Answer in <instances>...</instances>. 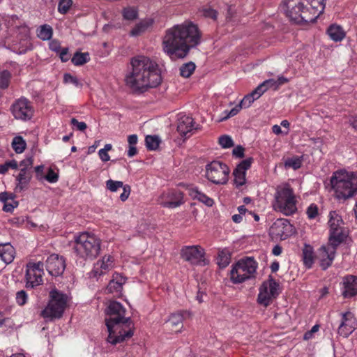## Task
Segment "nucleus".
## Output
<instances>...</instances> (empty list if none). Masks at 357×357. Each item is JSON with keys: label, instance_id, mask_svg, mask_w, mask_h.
Wrapping results in <instances>:
<instances>
[{"label": "nucleus", "instance_id": "nucleus-1", "mask_svg": "<svg viewBox=\"0 0 357 357\" xmlns=\"http://www.w3.org/2000/svg\"><path fill=\"white\" fill-rule=\"evenodd\" d=\"M201 34L192 22L176 24L167 29L162 38V50L172 60L184 59L200 43Z\"/></svg>", "mask_w": 357, "mask_h": 357}, {"label": "nucleus", "instance_id": "nucleus-2", "mask_svg": "<svg viewBox=\"0 0 357 357\" xmlns=\"http://www.w3.org/2000/svg\"><path fill=\"white\" fill-rule=\"evenodd\" d=\"M131 70L126 77V84L134 91L144 92L161 82L158 65L149 57L137 56L131 59Z\"/></svg>", "mask_w": 357, "mask_h": 357}, {"label": "nucleus", "instance_id": "nucleus-3", "mask_svg": "<svg viewBox=\"0 0 357 357\" xmlns=\"http://www.w3.org/2000/svg\"><path fill=\"white\" fill-rule=\"evenodd\" d=\"M105 319L109 335L107 341L112 344L123 342L133 335L134 325L130 317H126V310L116 301H110Z\"/></svg>", "mask_w": 357, "mask_h": 357}, {"label": "nucleus", "instance_id": "nucleus-4", "mask_svg": "<svg viewBox=\"0 0 357 357\" xmlns=\"http://www.w3.org/2000/svg\"><path fill=\"white\" fill-rule=\"evenodd\" d=\"M324 0H284L281 8L296 24L314 22L324 12Z\"/></svg>", "mask_w": 357, "mask_h": 357}, {"label": "nucleus", "instance_id": "nucleus-5", "mask_svg": "<svg viewBox=\"0 0 357 357\" xmlns=\"http://www.w3.org/2000/svg\"><path fill=\"white\" fill-rule=\"evenodd\" d=\"M331 183L338 199H347L357 192V174L339 171L331 177Z\"/></svg>", "mask_w": 357, "mask_h": 357}, {"label": "nucleus", "instance_id": "nucleus-6", "mask_svg": "<svg viewBox=\"0 0 357 357\" xmlns=\"http://www.w3.org/2000/svg\"><path fill=\"white\" fill-rule=\"evenodd\" d=\"M101 241L96 235L83 232L75 237L74 250L84 259H94L100 251Z\"/></svg>", "mask_w": 357, "mask_h": 357}, {"label": "nucleus", "instance_id": "nucleus-7", "mask_svg": "<svg viewBox=\"0 0 357 357\" xmlns=\"http://www.w3.org/2000/svg\"><path fill=\"white\" fill-rule=\"evenodd\" d=\"M275 202L273 205L275 211L285 215H291L297 211L295 195L289 185L286 184L278 188L275 196Z\"/></svg>", "mask_w": 357, "mask_h": 357}, {"label": "nucleus", "instance_id": "nucleus-8", "mask_svg": "<svg viewBox=\"0 0 357 357\" xmlns=\"http://www.w3.org/2000/svg\"><path fill=\"white\" fill-rule=\"evenodd\" d=\"M50 300L40 315L45 319L61 318L66 307L68 296L61 291L53 289L50 293Z\"/></svg>", "mask_w": 357, "mask_h": 357}, {"label": "nucleus", "instance_id": "nucleus-9", "mask_svg": "<svg viewBox=\"0 0 357 357\" xmlns=\"http://www.w3.org/2000/svg\"><path fill=\"white\" fill-rule=\"evenodd\" d=\"M257 268V263L253 258L241 259L231 270V280L235 284H238L253 278L255 276Z\"/></svg>", "mask_w": 357, "mask_h": 357}, {"label": "nucleus", "instance_id": "nucleus-10", "mask_svg": "<svg viewBox=\"0 0 357 357\" xmlns=\"http://www.w3.org/2000/svg\"><path fill=\"white\" fill-rule=\"evenodd\" d=\"M229 172L228 166L220 161L214 160L206 166V176L215 184L227 183Z\"/></svg>", "mask_w": 357, "mask_h": 357}, {"label": "nucleus", "instance_id": "nucleus-11", "mask_svg": "<svg viewBox=\"0 0 357 357\" xmlns=\"http://www.w3.org/2000/svg\"><path fill=\"white\" fill-rule=\"evenodd\" d=\"M329 217V241H332L335 243H340L347 237V233L343 227L344 222L342 217L336 211H331Z\"/></svg>", "mask_w": 357, "mask_h": 357}, {"label": "nucleus", "instance_id": "nucleus-12", "mask_svg": "<svg viewBox=\"0 0 357 357\" xmlns=\"http://www.w3.org/2000/svg\"><path fill=\"white\" fill-rule=\"evenodd\" d=\"M11 112L16 119L26 121L33 116V108L28 99L20 98L12 105Z\"/></svg>", "mask_w": 357, "mask_h": 357}, {"label": "nucleus", "instance_id": "nucleus-13", "mask_svg": "<svg viewBox=\"0 0 357 357\" xmlns=\"http://www.w3.org/2000/svg\"><path fill=\"white\" fill-rule=\"evenodd\" d=\"M43 263L30 262L26 265V287H34L40 285L43 282Z\"/></svg>", "mask_w": 357, "mask_h": 357}, {"label": "nucleus", "instance_id": "nucleus-14", "mask_svg": "<svg viewBox=\"0 0 357 357\" xmlns=\"http://www.w3.org/2000/svg\"><path fill=\"white\" fill-rule=\"evenodd\" d=\"M278 284L273 279H270L267 282H264L259 288V293L257 301L259 304L267 307L272 298L278 295Z\"/></svg>", "mask_w": 357, "mask_h": 357}, {"label": "nucleus", "instance_id": "nucleus-15", "mask_svg": "<svg viewBox=\"0 0 357 357\" xmlns=\"http://www.w3.org/2000/svg\"><path fill=\"white\" fill-rule=\"evenodd\" d=\"M158 203L164 207L174 208L183 204V194L180 190H169L158 198Z\"/></svg>", "mask_w": 357, "mask_h": 357}, {"label": "nucleus", "instance_id": "nucleus-16", "mask_svg": "<svg viewBox=\"0 0 357 357\" xmlns=\"http://www.w3.org/2000/svg\"><path fill=\"white\" fill-rule=\"evenodd\" d=\"M340 243H335L332 241L326 245H323L319 250V258L320 259V266L323 270L327 269L335 259L337 247Z\"/></svg>", "mask_w": 357, "mask_h": 357}, {"label": "nucleus", "instance_id": "nucleus-17", "mask_svg": "<svg viewBox=\"0 0 357 357\" xmlns=\"http://www.w3.org/2000/svg\"><path fill=\"white\" fill-rule=\"evenodd\" d=\"M181 255L184 260L191 264H201L204 261V251L198 245L187 246L182 248Z\"/></svg>", "mask_w": 357, "mask_h": 357}, {"label": "nucleus", "instance_id": "nucleus-18", "mask_svg": "<svg viewBox=\"0 0 357 357\" xmlns=\"http://www.w3.org/2000/svg\"><path fill=\"white\" fill-rule=\"evenodd\" d=\"M66 268V261L57 254L50 255L46 260V269L52 276L61 275Z\"/></svg>", "mask_w": 357, "mask_h": 357}, {"label": "nucleus", "instance_id": "nucleus-19", "mask_svg": "<svg viewBox=\"0 0 357 357\" xmlns=\"http://www.w3.org/2000/svg\"><path fill=\"white\" fill-rule=\"evenodd\" d=\"M342 322L337 333L340 335L347 337L357 328V321L351 312L342 313Z\"/></svg>", "mask_w": 357, "mask_h": 357}, {"label": "nucleus", "instance_id": "nucleus-20", "mask_svg": "<svg viewBox=\"0 0 357 357\" xmlns=\"http://www.w3.org/2000/svg\"><path fill=\"white\" fill-rule=\"evenodd\" d=\"M253 162L252 158H247L240 162L233 172L234 183L236 186H241L245 183L246 171L250 167Z\"/></svg>", "mask_w": 357, "mask_h": 357}, {"label": "nucleus", "instance_id": "nucleus-21", "mask_svg": "<svg viewBox=\"0 0 357 357\" xmlns=\"http://www.w3.org/2000/svg\"><path fill=\"white\" fill-rule=\"evenodd\" d=\"M189 317H190V313L187 311H179L173 313L167 322V326L172 332H181L183 326V321L184 319Z\"/></svg>", "mask_w": 357, "mask_h": 357}, {"label": "nucleus", "instance_id": "nucleus-22", "mask_svg": "<svg viewBox=\"0 0 357 357\" xmlns=\"http://www.w3.org/2000/svg\"><path fill=\"white\" fill-rule=\"evenodd\" d=\"M194 121L192 117L185 114H179L177 119V131L183 137H187V135L194 129Z\"/></svg>", "mask_w": 357, "mask_h": 357}, {"label": "nucleus", "instance_id": "nucleus-23", "mask_svg": "<svg viewBox=\"0 0 357 357\" xmlns=\"http://www.w3.org/2000/svg\"><path fill=\"white\" fill-rule=\"evenodd\" d=\"M253 102H254V98H251L248 95H246L242 99V100L240 102V103L238 105H236L230 111H227V110L225 111L223 113L225 114V116H222L218 120V121L221 122V121H225V120L228 119L229 118L236 115L242 108L249 107Z\"/></svg>", "mask_w": 357, "mask_h": 357}, {"label": "nucleus", "instance_id": "nucleus-24", "mask_svg": "<svg viewBox=\"0 0 357 357\" xmlns=\"http://www.w3.org/2000/svg\"><path fill=\"white\" fill-rule=\"evenodd\" d=\"M344 290L342 296L344 298H351L357 294V277L348 275L343 280Z\"/></svg>", "mask_w": 357, "mask_h": 357}, {"label": "nucleus", "instance_id": "nucleus-25", "mask_svg": "<svg viewBox=\"0 0 357 357\" xmlns=\"http://www.w3.org/2000/svg\"><path fill=\"white\" fill-rule=\"evenodd\" d=\"M125 282L126 280L123 276L118 273L114 274L113 278L109 281L105 289V292L120 295L123 289V284Z\"/></svg>", "mask_w": 357, "mask_h": 357}, {"label": "nucleus", "instance_id": "nucleus-26", "mask_svg": "<svg viewBox=\"0 0 357 357\" xmlns=\"http://www.w3.org/2000/svg\"><path fill=\"white\" fill-rule=\"evenodd\" d=\"M15 251L10 243L0 244V261L5 266L10 264L15 258Z\"/></svg>", "mask_w": 357, "mask_h": 357}, {"label": "nucleus", "instance_id": "nucleus-27", "mask_svg": "<svg viewBox=\"0 0 357 357\" xmlns=\"http://www.w3.org/2000/svg\"><path fill=\"white\" fill-rule=\"evenodd\" d=\"M32 178V172L20 169L19 174L16 176L15 191L20 192L28 189L29 183Z\"/></svg>", "mask_w": 357, "mask_h": 357}, {"label": "nucleus", "instance_id": "nucleus-28", "mask_svg": "<svg viewBox=\"0 0 357 357\" xmlns=\"http://www.w3.org/2000/svg\"><path fill=\"white\" fill-rule=\"evenodd\" d=\"M114 259L110 255H105L102 260L98 261L92 271L93 276L96 277L103 274L113 266Z\"/></svg>", "mask_w": 357, "mask_h": 357}, {"label": "nucleus", "instance_id": "nucleus-29", "mask_svg": "<svg viewBox=\"0 0 357 357\" xmlns=\"http://www.w3.org/2000/svg\"><path fill=\"white\" fill-rule=\"evenodd\" d=\"M291 227L289 222L286 219H278L271 227L273 234L281 238L287 236L288 229Z\"/></svg>", "mask_w": 357, "mask_h": 357}, {"label": "nucleus", "instance_id": "nucleus-30", "mask_svg": "<svg viewBox=\"0 0 357 357\" xmlns=\"http://www.w3.org/2000/svg\"><path fill=\"white\" fill-rule=\"evenodd\" d=\"M31 43L27 36L21 38L19 42H16L13 44L12 46L13 51L19 54H25L28 50H31Z\"/></svg>", "mask_w": 357, "mask_h": 357}, {"label": "nucleus", "instance_id": "nucleus-31", "mask_svg": "<svg viewBox=\"0 0 357 357\" xmlns=\"http://www.w3.org/2000/svg\"><path fill=\"white\" fill-rule=\"evenodd\" d=\"M189 195L192 199H197L208 206H211L213 204V200L211 198L199 191L196 188H190Z\"/></svg>", "mask_w": 357, "mask_h": 357}, {"label": "nucleus", "instance_id": "nucleus-32", "mask_svg": "<svg viewBox=\"0 0 357 357\" xmlns=\"http://www.w3.org/2000/svg\"><path fill=\"white\" fill-rule=\"evenodd\" d=\"M327 33L329 37L334 41H341L345 37V33L340 26L335 24L331 25Z\"/></svg>", "mask_w": 357, "mask_h": 357}, {"label": "nucleus", "instance_id": "nucleus-33", "mask_svg": "<svg viewBox=\"0 0 357 357\" xmlns=\"http://www.w3.org/2000/svg\"><path fill=\"white\" fill-rule=\"evenodd\" d=\"M303 259L305 266L310 268L314 263L313 250L310 245H305L303 250Z\"/></svg>", "mask_w": 357, "mask_h": 357}, {"label": "nucleus", "instance_id": "nucleus-34", "mask_svg": "<svg viewBox=\"0 0 357 357\" xmlns=\"http://www.w3.org/2000/svg\"><path fill=\"white\" fill-rule=\"evenodd\" d=\"M230 259L231 256L229 252L227 250H222L218 252L217 263L220 268H223L229 265Z\"/></svg>", "mask_w": 357, "mask_h": 357}, {"label": "nucleus", "instance_id": "nucleus-35", "mask_svg": "<svg viewBox=\"0 0 357 357\" xmlns=\"http://www.w3.org/2000/svg\"><path fill=\"white\" fill-rule=\"evenodd\" d=\"M52 28L50 25L44 24L40 26L37 35L43 40H47L52 38Z\"/></svg>", "mask_w": 357, "mask_h": 357}, {"label": "nucleus", "instance_id": "nucleus-36", "mask_svg": "<svg viewBox=\"0 0 357 357\" xmlns=\"http://www.w3.org/2000/svg\"><path fill=\"white\" fill-rule=\"evenodd\" d=\"M71 61L75 66H82L89 61V54L88 52L81 53L77 52L73 55Z\"/></svg>", "mask_w": 357, "mask_h": 357}, {"label": "nucleus", "instance_id": "nucleus-37", "mask_svg": "<svg viewBox=\"0 0 357 357\" xmlns=\"http://www.w3.org/2000/svg\"><path fill=\"white\" fill-rule=\"evenodd\" d=\"M195 68V64L192 61L184 63L180 68V75L185 78H188L193 73Z\"/></svg>", "mask_w": 357, "mask_h": 357}, {"label": "nucleus", "instance_id": "nucleus-38", "mask_svg": "<svg viewBox=\"0 0 357 357\" xmlns=\"http://www.w3.org/2000/svg\"><path fill=\"white\" fill-rule=\"evenodd\" d=\"M26 142L20 136L15 137L12 142V147L17 153H22L26 148Z\"/></svg>", "mask_w": 357, "mask_h": 357}, {"label": "nucleus", "instance_id": "nucleus-39", "mask_svg": "<svg viewBox=\"0 0 357 357\" xmlns=\"http://www.w3.org/2000/svg\"><path fill=\"white\" fill-rule=\"evenodd\" d=\"M152 24L151 22L144 21L138 23L135 25V26L131 30L130 35L132 36H137L144 32L146 29L151 26Z\"/></svg>", "mask_w": 357, "mask_h": 357}, {"label": "nucleus", "instance_id": "nucleus-40", "mask_svg": "<svg viewBox=\"0 0 357 357\" xmlns=\"http://www.w3.org/2000/svg\"><path fill=\"white\" fill-rule=\"evenodd\" d=\"M146 146L149 150H156L160 143V138L156 135H147L145 138Z\"/></svg>", "mask_w": 357, "mask_h": 357}, {"label": "nucleus", "instance_id": "nucleus-41", "mask_svg": "<svg viewBox=\"0 0 357 357\" xmlns=\"http://www.w3.org/2000/svg\"><path fill=\"white\" fill-rule=\"evenodd\" d=\"M123 17L127 20H133L137 17V10L134 7H127L122 11Z\"/></svg>", "mask_w": 357, "mask_h": 357}, {"label": "nucleus", "instance_id": "nucleus-42", "mask_svg": "<svg viewBox=\"0 0 357 357\" xmlns=\"http://www.w3.org/2000/svg\"><path fill=\"white\" fill-rule=\"evenodd\" d=\"M302 165V160L298 157H294L291 158H288L284 162V166L287 168H292L294 169H297L301 167Z\"/></svg>", "mask_w": 357, "mask_h": 357}, {"label": "nucleus", "instance_id": "nucleus-43", "mask_svg": "<svg viewBox=\"0 0 357 357\" xmlns=\"http://www.w3.org/2000/svg\"><path fill=\"white\" fill-rule=\"evenodd\" d=\"M33 164V158L32 156L27 157L25 159L22 160L18 167H20V169H23L24 171L32 172V167Z\"/></svg>", "mask_w": 357, "mask_h": 357}, {"label": "nucleus", "instance_id": "nucleus-44", "mask_svg": "<svg viewBox=\"0 0 357 357\" xmlns=\"http://www.w3.org/2000/svg\"><path fill=\"white\" fill-rule=\"evenodd\" d=\"M18 167V163L16 160H12L6 161L4 164L0 165V174H4L10 168L13 169H17Z\"/></svg>", "mask_w": 357, "mask_h": 357}, {"label": "nucleus", "instance_id": "nucleus-45", "mask_svg": "<svg viewBox=\"0 0 357 357\" xmlns=\"http://www.w3.org/2000/svg\"><path fill=\"white\" fill-rule=\"evenodd\" d=\"M72 5V0H60L58 5V11L61 14H66L68 12Z\"/></svg>", "mask_w": 357, "mask_h": 357}, {"label": "nucleus", "instance_id": "nucleus-46", "mask_svg": "<svg viewBox=\"0 0 357 357\" xmlns=\"http://www.w3.org/2000/svg\"><path fill=\"white\" fill-rule=\"evenodd\" d=\"M11 75L8 70H3L0 73V88L6 89L10 82Z\"/></svg>", "mask_w": 357, "mask_h": 357}, {"label": "nucleus", "instance_id": "nucleus-47", "mask_svg": "<svg viewBox=\"0 0 357 357\" xmlns=\"http://www.w3.org/2000/svg\"><path fill=\"white\" fill-rule=\"evenodd\" d=\"M123 183L122 181H114L109 179L106 181V188L111 192H116L119 188H123Z\"/></svg>", "mask_w": 357, "mask_h": 357}, {"label": "nucleus", "instance_id": "nucleus-48", "mask_svg": "<svg viewBox=\"0 0 357 357\" xmlns=\"http://www.w3.org/2000/svg\"><path fill=\"white\" fill-rule=\"evenodd\" d=\"M219 144L222 148L227 149L233 146L234 143L231 138L227 135H222L219 138Z\"/></svg>", "mask_w": 357, "mask_h": 357}, {"label": "nucleus", "instance_id": "nucleus-49", "mask_svg": "<svg viewBox=\"0 0 357 357\" xmlns=\"http://www.w3.org/2000/svg\"><path fill=\"white\" fill-rule=\"evenodd\" d=\"M16 302L20 305H24L28 299V296L25 291L21 290L16 294Z\"/></svg>", "mask_w": 357, "mask_h": 357}, {"label": "nucleus", "instance_id": "nucleus-50", "mask_svg": "<svg viewBox=\"0 0 357 357\" xmlns=\"http://www.w3.org/2000/svg\"><path fill=\"white\" fill-rule=\"evenodd\" d=\"M18 202L13 199L10 202H6L3 203V211L5 212L11 213L13 211L14 208L18 206Z\"/></svg>", "mask_w": 357, "mask_h": 357}, {"label": "nucleus", "instance_id": "nucleus-51", "mask_svg": "<svg viewBox=\"0 0 357 357\" xmlns=\"http://www.w3.org/2000/svg\"><path fill=\"white\" fill-rule=\"evenodd\" d=\"M202 13L203 15L206 17H209L213 20H216V18H217L218 12L215 10H214L210 7L204 8L202 10Z\"/></svg>", "mask_w": 357, "mask_h": 357}, {"label": "nucleus", "instance_id": "nucleus-52", "mask_svg": "<svg viewBox=\"0 0 357 357\" xmlns=\"http://www.w3.org/2000/svg\"><path fill=\"white\" fill-rule=\"evenodd\" d=\"M59 176L53 169H49L45 179L50 183H55L58 181Z\"/></svg>", "mask_w": 357, "mask_h": 357}, {"label": "nucleus", "instance_id": "nucleus-53", "mask_svg": "<svg viewBox=\"0 0 357 357\" xmlns=\"http://www.w3.org/2000/svg\"><path fill=\"white\" fill-rule=\"evenodd\" d=\"M307 214L309 218H314L318 214V207L317 205L311 204L307 209Z\"/></svg>", "mask_w": 357, "mask_h": 357}, {"label": "nucleus", "instance_id": "nucleus-54", "mask_svg": "<svg viewBox=\"0 0 357 357\" xmlns=\"http://www.w3.org/2000/svg\"><path fill=\"white\" fill-rule=\"evenodd\" d=\"M70 123L73 126H75L78 130L80 131H84L87 128V126L84 122H79L75 118L71 119Z\"/></svg>", "mask_w": 357, "mask_h": 357}, {"label": "nucleus", "instance_id": "nucleus-55", "mask_svg": "<svg viewBox=\"0 0 357 357\" xmlns=\"http://www.w3.org/2000/svg\"><path fill=\"white\" fill-rule=\"evenodd\" d=\"M123 192L120 195V199L121 201L125 202L129 197L130 193V187L128 185H123Z\"/></svg>", "mask_w": 357, "mask_h": 357}, {"label": "nucleus", "instance_id": "nucleus-56", "mask_svg": "<svg viewBox=\"0 0 357 357\" xmlns=\"http://www.w3.org/2000/svg\"><path fill=\"white\" fill-rule=\"evenodd\" d=\"M59 57L63 62H66L70 59L68 48L64 47L59 52Z\"/></svg>", "mask_w": 357, "mask_h": 357}, {"label": "nucleus", "instance_id": "nucleus-57", "mask_svg": "<svg viewBox=\"0 0 357 357\" xmlns=\"http://www.w3.org/2000/svg\"><path fill=\"white\" fill-rule=\"evenodd\" d=\"M14 195L13 194L8 193L7 192H2L0 193V201L3 203L8 202V200H13L14 199Z\"/></svg>", "mask_w": 357, "mask_h": 357}, {"label": "nucleus", "instance_id": "nucleus-58", "mask_svg": "<svg viewBox=\"0 0 357 357\" xmlns=\"http://www.w3.org/2000/svg\"><path fill=\"white\" fill-rule=\"evenodd\" d=\"M63 79L66 83H73L76 86L79 84L77 79L68 73L64 75Z\"/></svg>", "mask_w": 357, "mask_h": 357}, {"label": "nucleus", "instance_id": "nucleus-59", "mask_svg": "<svg viewBox=\"0 0 357 357\" xmlns=\"http://www.w3.org/2000/svg\"><path fill=\"white\" fill-rule=\"evenodd\" d=\"M244 148L241 146H238L232 151V153L237 158H243L244 156Z\"/></svg>", "mask_w": 357, "mask_h": 357}, {"label": "nucleus", "instance_id": "nucleus-60", "mask_svg": "<svg viewBox=\"0 0 357 357\" xmlns=\"http://www.w3.org/2000/svg\"><path fill=\"white\" fill-rule=\"evenodd\" d=\"M263 83L264 84L266 87H268V89L270 88H272L273 90L278 89L276 81L274 79L266 80Z\"/></svg>", "mask_w": 357, "mask_h": 357}, {"label": "nucleus", "instance_id": "nucleus-61", "mask_svg": "<svg viewBox=\"0 0 357 357\" xmlns=\"http://www.w3.org/2000/svg\"><path fill=\"white\" fill-rule=\"evenodd\" d=\"M267 89L268 87H266L264 84L261 83L254 90V93H257V97H260Z\"/></svg>", "mask_w": 357, "mask_h": 357}, {"label": "nucleus", "instance_id": "nucleus-62", "mask_svg": "<svg viewBox=\"0 0 357 357\" xmlns=\"http://www.w3.org/2000/svg\"><path fill=\"white\" fill-rule=\"evenodd\" d=\"M98 155L103 162H107L110 160V157L108 155L107 151H103L102 149L99 150Z\"/></svg>", "mask_w": 357, "mask_h": 357}, {"label": "nucleus", "instance_id": "nucleus-63", "mask_svg": "<svg viewBox=\"0 0 357 357\" xmlns=\"http://www.w3.org/2000/svg\"><path fill=\"white\" fill-rule=\"evenodd\" d=\"M137 139H138V137H137V135H129L128 137V142L129 144V146H135V145L137 143Z\"/></svg>", "mask_w": 357, "mask_h": 357}, {"label": "nucleus", "instance_id": "nucleus-64", "mask_svg": "<svg viewBox=\"0 0 357 357\" xmlns=\"http://www.w3.org/2000/svg\"><path fill=\"white\" fill-rule=\"evenodd\" d=\"M50 48L52 50V51H54V52H59L61 47H60V44L58 41L56 40H53L50 43Z\"/></svg>", "mask_w": 357, "mask_h": 357}]
</instances>
